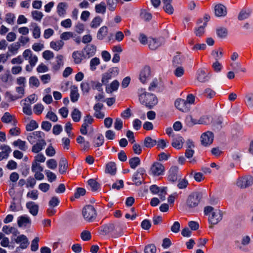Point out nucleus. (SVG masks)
<instances>
[{"label": "nucleus", "mask_w": 253, "mask_h": 253, "mask_svg": "<svg viewBox=\"0 0 253 253\" xmlns=\"http://www.w3.org/2000/svg\"><path fill=\"white\" fill-rule=\"evenodd\" d=\"M15 18L14 14L8 13L5 15V21L9 24H13Z\"/></svg>", "instance_id": "obj_59"}, {"label": "nucleus", "mask_w": 253, "mask_h": 253, "mask_svg": "<svg viewBox=\"0 0 253 253\" xmlns=\"http://www.w3.org/2000/svg\"><path fill=\"white\" fill-rule=\"evenodd\" d=\"M197 79L199 82L205 83L209 80V78L205 70L199 69L197 71Z\"/></svg>", "instance_id": "obj_23"}, {"label": "nucleus", "mask_w": 253, "mask_h": 253, "mask_svg": "<svg viewBox=\"0 0 253 253\" xmlns=\"http://www.w3.org/2000/svg\"><path fill=\"white\" fill-rule=\"evenodd\" d=\"M13 144L14 146L18 147L21 150L23 151H26L28 148L26 145V142L19 139L14 141Z\"/></svg>", "instance_id": "obj_34"}, {"label": "nucleus", "mask_w": 253, "mask_h": 253, "mask_svg": "<svg viewBox=\"0 0 253 253\" xmlns=\"http://www.w3.org/2000/svg\"><path fill=\"white\" fill-rule=\"evenodd\" d=\"M253 184V177L250 175L239 177L236 182V185L241 189L247 188Z\"/></svg>", "instance_id": "obj_5"}, {"label": "nucleus", "mask_w": 253, "mask_h": 253, "mask_svg": "<svg viewBox=\"0 0 253 253\" xmlns=\"http://www.w3.org/2000/svg\"><path fill=\"white\" fill-rule=\"evenodd\" d=\"M60 38L62 41H67L71 38H75V34L71 32H65L60 35Z\"/></svg>", "instance_id": "obj_50"}, {"label": "nucleus", "mask_w": 253, "mask_h": 253, "mask_svg": "<svg viewBox=\"0 0 253 253\" xmlns=\"http://www.w3.org/2000/svg\"><path fill=\"white\" fill-rule=\"evenodd\" d=\"M81 112L78 109L75 108L71 113L73 120L75 122H79L81 120Z\"/></svg>", "instance_id": "obj_40"}, {"label": "nucleus", "mask_w": 253, "mask_h": 253, "mask_svg": "<svg viewBox=\"0 0 253 253\" xmlns=\"http://www.w3.org/2000/svg\"><path fill=\"white\" fill-rule=\"evenodd\" d=\"M82 214L84 219L88 222L93 221L96 217L97 213L93 206L86 205L83 209Z\"/></svg>", "instance_id": "obj_3"}, {"label": "nucleus", "mask_w": 253, "mask_h": 253, "mask_svg": "<svg viewBox=\"0 0 253 253\" xmlns=\"http://www.w3.org/2000/svg\"><path fill=\"white\" fill-rule=\"evenodd\" d=\"M245 103L249 108H253V92H249L245 94Z\"/></svg>", "instance_id": "obj_31"}, {"label": "nucleus", "mask_w": 253, "mask_h": 253, "mask_svg": "<svg viewBox=\"0 0 253 253\" xmlns=\"http://www.w3.org/2000/svg\"><path fill=\"white\" fill-rule=\"evenodd\" d=\"M32 26L34 27L33 30L32 34L33 36L35 39H38L41 36V29L38 26L37 24L34 23L32 24Z\"/></svg>", "instance_id": "obj_41"}, {"label": "nucleus", "mask_w": 253, "mask_h": 253, "mask_svg": "<svg viewBox=\"0 0 253 253\" xmlns=\"http://www.w3.org/2000/svg\"><path fill=\"white\" fill-rule=\"evenodd\" d=\"M204 95L208 98H212L215 95V92L210 88H207L205 89L204 92Z\"/></svg>", "instance_id": "obj_57"}, {"label": "nucleus", "mask_w": 253, "mask_h": 253, "mask_svg": "<svg viewBox=\"0 0 253 253\" xmlns=\"http://www.w3.org/2000/svg\"><path fill=\"white\" fill-rule=\"evenodd\" d=\"M100 63V59L97 57H94L90 60V69L91 71H94L96 69V66Z\"/></svg>", "instance_id": "obj_45"}, {"label": "nucleus", "mask_w": 253, "mask_h": 253, "mask_svg": "<svg viewBox=\"0 0 253 253\" xmlns=\"http://www.w3.org/2000/svg\"><path fill=\"white\" fill-rule=\"evenodd\" d=\"M213 134L211 131L203 133L201 136L202 145L205 147L210 145L213 142Z\"/></svg>", "instance_id": "obj_10"}, {"label": "nucleus", "mask_w": 253, "mask_h": 253, "mask_svg": "<svg viewBox=\"0 0 253 253\" xmlns=\"http://www.w3.org/2000/svg\"><path fill=\"white\" fill-rule=\"evenodd\" d=\"M151 75V69L148 66L145 67L141 71L139 75V80L141 83L144 84L149 80Z\"/></svg>", "instance_id": "obj_14"}, {"label": "nucleus", "mask_w": 253, "mask_h": 253, "mask_svg": "<svg viewBox=\"0 0 253 253\" xmlns=\"http://www.w3.org/2000/svg\"><path fill=\"white\" fill-rule=\"evenodd\" d=\"M163 43L164 40L162 39H156L150 38L149 40L148 46L150 49L155 50L162 45Z\"/></svg>", "instance_id": "obj_17"}, {"label": "nucleus", "mask_w": 253, "mask_h": 253, "mask_svg": "<svg viewBox=\"0 0 253 253\" xmlns=\"http://www.w3.org/2000/svg\"><path fill=\"white\" fill-rule=\"evenodd\" d=\"M44 138L45 134L41 131H35L30 132L27 135V139L31 144L39 142L41 140H45Z\"/></svg>", "instance_id": "obj_6"}, {"label": "nucleus", "mask_w": 253, "mask_h": 253, "mask_svg": "<svg viewBox=\"0 0 253 253\" xmlns=\"http://www.w3.org/2000/svg\"><path fill=\"white\" fill-rule=\"evenodd\" d=\"M184 139L181 136H173L171 145L177 149H180L182 147Z\"/></svg>", "instance_id": "obj_19"}, {"label": "nucleus", "mask_w": 253, "mask_h": 253, "mask_svg": "<svg viewBox=\"0 0 253 253\" xmlns=\"http://www.w3.org/2000/svg\"><path fill=\"white\" fill-rule=\"evenodd\" d=\"M64 44V42L62 40H59L56 42L52 41L50 43V47L56 51L61 49Z\"/></svg>", "instance_id": "obj_28"}, {"label": "nucleus", "mask_w": 253, "mask_h": 253, "mask_svg": "<svg viewBox=\"0 0 253 253\" xmlns=\"http://www.w3.org/2000/svg\"><path fill=\"white\" fill-rule=\"evenodd\" d=\"M38 123L35 120H31L26 126V130L32 131L38 127Z\"/></svg>", "instance_id": "obj_43"}, {"label": "nucleus", "mask_w": 253, "mask_h": 253, "mask_svg": "<svg viewBox=\"0 0 253 253\" xmlns=\"http://www.w3.org/2000/svg\"><path fill=\"white\" fill-rule=\"evenodd\" d=\"M26 206L32 215L36 216L38 214L39 206L37 204L33 202H28L26 203Z\"/></svg>", "instance_id": "obj_20"}, {"label": "nucleus", "mask_w": 253, "mask_h": 253, "mask_svg": "<svg viewBox=\"0 0 253 253\" xmlns=\"http://www.w3.org/2000/svg\"><path fill=\"white\" fill-rule=\"evenodd\" d=\"M139 93L140 102L148 108L151 109L157 104L158 100L154 94L146 92L143 88L139 90Z\"/></svg>", "instance_id": "obj_2"}, {"label": "nucleus", "mask_w": 253, "mask_h": 253, "mask_svg": "<svg viewBox=\"0 0 253 253\" xmlns=\"http://www.w3.org/2000/svg\"><path fill=\"white\" fill-rule=\"evenodd\" d=\"M175 106L180 111L186 112L189 110V106L187 105L184 99H177L175 101Z\"/></svg>", "instance_id": "obj_15"}, {"label": "nucleus", "mask_w": 253, "mask_h": 253, "mask_svg": "<svg viewBox=\"0 0 253 253\" xmlns=\"http://www.w3.org/2000/svg\"><path fill=\"white\" fill-rule=\"evenodd\" d=\"M31 224V219L28 215L25 214L18 217L17 224L19 227H26Z\"/></svg>", "instance_id": "obj_16"}, {"label": "nucleus", "mask_w": 253, "mask_h": 253, "mask_svg": "<svg viewBox=\"0 0 253 253\" xmlns=\"http://www.w3.org/2000/svg\"><path fill=\"white\" fill-rule=\"evenodd\" d=\"M87 183L91 187V190L93 191H97L100 187L99 184L93 179H89L87 181Z\"/></svg>", "instance_id": "obj_46"}, {"label": "nucleus", "mask_w": 253, "mask_h": 253, "mask_svg": "<svg viewBox=\"0 0 253 253\" xmlns=\"http://www.w3.org/2000/svg\"><path fill=\"white\" fill-rule=\"evenodd\" d=\"M202 198V194L199 192L192 193L188 197L186 204L189 208H193L198 205Z\"/></svg>", "instance_id": "obj_4"}, {"label": "nucleus", "mask_w": 253, "mask_h": 253, "mask_svg": "<svg viewBox=\"0 0 253 253\" xmlns=\"http://www.w3.org/2000/svg\"><path fill=\"white\" fill-rule=\"evenodd\" d=\"M157 141L153 139L151 137H146L144 140V145L147 148H151L156 145Z\"/></svg>", "instance_id": "obj_35"}, {"label": "nucleus", "mask_w": 253, "mask_h": 253, "mask_svg": "<svg viewBox=\"0 0 253 253\" xmlns=\"http://www.w3.org/2000/svg\"><path fill=\"white\" fill-rule=\"evenodd\" d=\"M31 169L33 172H35L36 171H42L43 169L38 163L34 161L32 164Z\"/></svg>", "instance_id": "obj_53"}, {"label": "nucleus", "mask_w": 253, "mask_h": 253, "mask_svg": "<svg viewBox=\"0 0 253 253\" xmlns=\"http://www.w3.org/2000/svg\"><path fill=\"white\" fill-rule=\"evenodd\" d=\"M22 55L25 60L28 61L31 66H35L38 61V57L36 55L33 54L31 49H27L25 50Z\"/></svg>", "instance_id": "obj_7"}, {"label": "nucleus", "mask_w": 253, "mask_h": 253, "mask_svg": "<svg viewBox=\"0 0 253 253\" xmlns=\"http://www.w3.org/2000/svg\"><path fill=\"white\" fill-rule=\"evenodd\" d=\"M23 112L24 114L30 116L32 114V111L30 104L24 103L23 107Z\"/></svg>", "instance_id": "obj_64"}, {"label": "nucleus", "mask_w": 253, "mask_h": 253, "mask_svg": "<svg viewBox=\"0 0 253 253\" xmlns=\"http://www.w3.org/2000/svg\"><path fill=\"white\" fill-rule=\"evenodd\" d=\"M126 228V226L123 222H118L114 224V228L112 230V236L115 237L121 236L123 235V230Z\"/></svg>", "instance_id": "obj_13"}, {"label": "nucleus", "mask_w": 253, "mask_h": 253, "mask_svg": "<svg viewBox=\"0 0 253 253\" xmlns=\"http://www.w3.org/2000/svg\"><path fill=\"white\" fill-rule=\"evenodd\" d=\"M164 170V166L158 162L154 163L150 168V172L155 176L163 174Z\"/></svg>", "instance_id": "obj_11"}, {"label": "nucleus", "mask_w": 253, "mask_h": 253, "mask_svg": "<svg viewBox=\"0 0 253 253\" xmlns=\"http://www.w3.org/2000/svg\"><path fill=\"white\" fill-rule=\"evenodd\" d=\"M114 228V223H108L101 227L100 229V233L103 235H106L109 233L112 234V230Z\"/></svg>", "instance_id": "obj_25"}, {"label": "nucleus", "mask_w": 253, "mask_h": 253, "mask_svg": "<svg viewBox=\"0 0 253 253\" xmlns=\"http://www.w3.org/2000/svg\"><path fill=\"white\" fill-rule=\"evenodd\" d=\"M119 83L118 81H114L110 84V88H106V91L107 92H112L113 91L117 90L119 86Z\"/></svg>", "instance_id": "obj_52"}, {"label": "nucleus", "mask_w": 253, "mask_h": 253, "mask_svg": "<svg viewBox=\"0 0 253 253\" xmlns=\"http://www.w3.org/2000/svg\"><path fill=\"white\" fill-rule=\"evenodd\" d=\"M44 109L43 106L41 104H37L34 106V112L37 115L42 114Z\"/></svg>", "instance_id": "obj_60"}, {"label": "nucleus", "mask_w": 253, "mask_h": 253, "mask_svg": "<svg viewBox=\"0 0 253 253\" xmlns=\"http://www.w3.org/2000/svg\"><path fill=\"white\" fill-rule=\"evenodd\" d=\"M105 172L111 175H114L116 172V164L114 162H110L106 166Z\"/></svg>", "instance_id": "obj_29"}, {"label": "nucleus", "mask_w": 253, "mask_h": 253, "mask_svg": "<svg viewBox=\"0 0 253 253\" xmlns=\"http://www.w3.org/2000/svg\"><path fill=\"white\" fill-rule=\"evenodd\" d=\"M29 83L31 87H38L40 84L39 79L35 76H32L29 78Z\"/></svg>", "instance_id": "obj_44"}, {"label": "nucleus", "mask_w": 253, "mask_h": 253, "mask_svg": "<svg viewBox=\"0 0 253 253\" xmlns=\"http://www.w3.org/2000/svg\"><path fill=\"white\" fill-rule=\"evenodd\" d=\"M108 9L111 11H114L117 6V0H106Z\"/></svg>", "instance_id": "obj_56"}, {"label": "nucleus", "mask_w": 253, "mask_h": 253, "mask_svg": "<svg viewBox=\"0 0 253 253\" xmlns=\"http://www.w3.org/2000/svg\"><path fill=\"white\" fill-rule=\"evenodd\" d=\"M96 47L93 44H88L82 50L83 56L84 58L93 56L96 52Z\"/></svg>", "instance_id": "obj_12"}, {"label": "nucleus", "mask_w": 253, "mask_h": 253, "mask_svg": "<svg viewBox=\"0 0 253 253\" xmlns=\"http://www.w3.org/2000/svg\"><path fill=\"white\" fill-rule=\"evenodd\" d=\"M63 56L62 55H58L56 57L57 64L53 66V68L55 70H58L61 66L63 65Z\"/></svg>", "instance_id": "obj_54"}, {"label": "nucleus", "mask_w": 253, "mask_h": 253, "mask_svg": "<svg viewBox=\"0 0 253 253\" xmlns=\"http://www.w3.org/2000/svg\"><path fill=\"white\" fill-rule=\"evenodd\" d=\"M55 150L51 145V144L48 145V146L45 150L46 155L49 157H52L55 154Z\"/></svg>", "instance_id": "obj_62"}, {"label": "nucleus", "mask_w": 253, "mask_h": 253, "mask_svg": "<svg viewBox=\"0 0 253 253\" xmlns=\"http://www.w3.org/2000/svg\"><path fill=\"white\" fill-rule=\"evenodd\" d=\"M102 21V19L100 16L95 17L91 22L90 26L92 28H97Z\"/></svg>", "instance_id": "obj_48"}, {"label": "nucleus", "mask_w": 253, "mask_h": 253, "mask_svg": "<svg viewBox=\"0 0 253 253\" xmlns=\"http://www.w3.org/2000/svg\"><path fill=\"white\" fill-rule=\"evenodd\" d=\"M129 164L132 169H135L140 164V160L137 157H135L129 160Z\"/></svg>", "instance_id": "obj_37"}, {"label": "nucleus", "mask_w": 253, "mask_h": 253, "mask_svg": "<svg viewBox=\"0 0 253 253\" xmlns=\"http://www.w3.org/2000/svg\"><path fill=\"white\" fill-rule=\"evenodd\" d=\"M20 43L17 42L16 43L11 44L8 47V50L11 53H12L13 54H15L17 53L18 49L20 47Z\"/></svg>", "instance_id": "obj_51"}, {"label": "nucleus", "mask_w": 253, "mask_h": 253, "mask_svg": "<svg viewBox=\"0 0 253 253\" xmlns=\"http://www.w3.org/2000/svg\"><path fill=\"white\" fill-rule=\"evenodd\" d=\"M178 168L176 166L172 167L169 170L168 179L171 182H175L177 180V172Z\"/></svg>", "instance_id": "obj_21"}, {"label": "nucleus", "mask_w": 253, "mask_h": 253, "mask_svg": "<svg viewBox=\"0 0 253 253\" xmlns=\"http://www.w3.org/2000/svg\"><path fill=\"white\" fill-rule=\"evenodd\" d=\"M96 137L93 139L94 147H99L103 145L104 141V136L102 134L98 133L96 135Z\"/></svg>", "instance_id": "obj_30"}, {"label": "nucleus", "mask_w": 253, "mask_h": 253, "mask_svg": "<svg viewBox=\"0 0 253 253\" xmlns=\"http://www.w3.org/2000/svg\"><path fill=\"white\" fill-rule=\"evenodd\" d=\"M95 9L96 13L104 14L106 12V6L104 2L97 4L95 6Z\"/></svg>", "instance_id": "obj_39"}, {"label": "nucleus", "mask_w": 253, "mask_h": 253, "mask_svg": "<svg viewBox=\"0 0 253 253\" xmlns=\"http://www.w3.org/2000/svg\"><path fill=\"white\" fill-rule=\"evenodd\" d=\"M31 14L33 18L38 21H40L43 17L42 13L37 10L33 11Z\"/></svg>", "instance_id": "obj_55"}, {"label": "nucleus", "mask_w": 253, "mask_h": 253, "mask_svg": "<svg viewBox=\"0 0 253 253\" xmlns=\"http://www.w3.org/2000/svg\"><path fill=\"white\" fill-rule=\"evenodd\" d=\"M214 12L215 15L218 17L224 16L227 14L226 7L221 4H217L215 6Z\"/></svg>", "instance_id": "obj_22"}, {"label": "nucleus", "mask_w": 253, "mask_h": 253, "mask_svg": "<svg viewBox=\"0 0 253 253\" xmlns=\"http://www.w3.org/2000/svg\"><path fill=\"white\" fill-rule=\"evenodd\" d=\"M15 243L20 244V246L16 248V252L18 253L20 249H25L27 248L29 244V242L26 236L24 235H20L14 239Z\"/></svg>", "instance_id": "obj_9"}, {"label": "nucleus", "mask_w": 253, "mask_h": 253, "mask_svg": "<svg viewBox=\"0 0 253 253\" xmlns=\"http://www.w3.org/2000/svg\"><path fill=\"white\" fill-rule=\"evenodd\" d=\"M107 33L108 28L106 26H102L97 32V38L99 40H102L107 36Z\"/></svg>", "instance_id": "obj_32"}, {"label": "nucleus", "mask_w": 253, "mask_h": 253, "mask_svg": "<svg viewBox=\"0 0 253 253\" xmlns=\"http://www.w3.org/2000/svg\"><path fill=\"white\" fill-rule=\"evenodd\" d=\"M145 173V170L143 168H139L137 169L132 177L134 184L136 186H139L142 183L144 180L143 175Z\"/></svg>", "instance_id": "obj_8"}, {"label": "nucleus", "mask_w": 253, "mask_h": 253, "mask_svg": "<svg viewBox=\"0 0 253 253\" xmlns=\"http://www.w3.org/2000/svg\"><path fill=\"white\" fill-rule=\"evenodd\" d=\"M162 1L165 11L169 14H172L174 11V8L171 4L172 0H162Z\"/></svg>", "instance_id": "obj_24"}, {"label": "nucleus", "mask_w": 253, "mask_h": 253, "mask_svg": "<svg viewBox=\"0 0 253 253\" xmlns=\"http://www.w3.org/2000/svg\"><path fill=\"white\" fill-rule=\"evenodd\" d=\"M1 121L4 123H9L12 121H13L14 125L15 123V120H14L13 116L11 115L8 112H6L4 113V115L1 118Z\"/></svg>", "instance_id": "obj_42"}, {"label": "nucleus", "mask_w": 253, "mask_h": 253, "mask_svg": "<svg viewBox=\"0 0 253 253\" xmlns=\"http://www.w3.org/2000/svg\"><path fill=\"white\" fill-rule=\"evenodd\" d=\"M205 215H208L209 222L211 224L215 225L222 219V212L218 209H214L211 206L204 208Z\"/></svg>", "instance_id": "obj_1"}, {"label": "nucleus", "mask_w": 253, "mask_h": 253, "mask_svg": "<svg viewBox=\"0 0 253 253\" xmlns=\"http://www.w3.org/2000/svg\"><path fill=\"white\" fill-rule=\"evenodd\" d=\"M72 57L75 64H78L82 62L83 60V53L79 51H75L72 53Z\"/></svg>", "instance_id": "obj_33"}, {"label": "nucleus", "mask_w": 253, "mask_h": 253, "mask_svg": "<svg viewBox=\"0 0 253 253\" xmlns=\"http://www.w3.org/2000/svg\"><path fill=\"white\" fill-rule=\"evenodd\" d=\"M156 247L154 244H150L145 247V253H156Z\"/></svg>", "instance_id": "obj_61"}, {"label": "nucleus", "mask_w": 253, "mask_h": 253, "mask_svg": "<svg viewBox=\"0 0 253 253\" xmlns=\"http://www.w3.org/2000/svg\"><path fill=\"white\" fill-rule=\"evenodd\" d=\"M79 97V94L78 92L77 87H74V88L72 89L70 93V98L71 101L73 102H76L78 100Z\"/></svg>", "instance_id": "obj_47"}, {"label": "nucleus", "mask_w": 253, "mask_h": 253, "mask_svg": "<svg viewBox=\"0 0 253 253\" xmlns=\"http://www.w3.org/2000/svg\"><path fill=\"white\" fill-rule=\"evenodd\" d=\"M67 6V3L65 2H60L58 3L57 7V12L60 16H63L65 14Z\"/></svg>", "instance_id": "obj_36"}, {"label": "nucleus", "mask_w": 253, "mask_h": 253, "mask_svg": "<svg viewBox=\"0 0 253 253\" xmlns=\"http://www.w3.org/2000/svg\"><path fill=\"white\" fill-rule=\"evenodd\" d=\"M227 30L225 28L220 27L216 29V34L220 38H225L227 36Z\"/></svg>", "instance_id": "obj_49"}, {"label": "nucleus", "mask_w": 253, "mask_h": 253, "mask_svg": "<svg viewBox=\"0 0 253 253\" xmlns=\"http://www.w3.org/2000/svg\"><path fill=\"white\" fill-rule=\"evenodd\" d=\"M252 11L250 9L242 10L238 15V19L243 20L248 18L251 14Z\"/></svg>", "instance_id": "obj_38"}, {"label": "nucleus", "mask_w": 253, "mask_h": 253, "mask_svg": "<svg viewBox=\"0 0 253 253\" xmlns=\"http://www.w3.org/2000/svg\"><path fill=\"white\" fill-rule=\"evenodd\" d=\"M33 145L31 151L33 153L37 154L43 149L46 145V143L45 140H41L39 142H36Z\"/></svg>", "instance_id": "obj_18"}, {"label": "nucleus", "mask_w": 253, "mask_h": 253, "mask_svg": "<svg viewBox=\"0 0 253 253\" xmlns=\"http://www.w3.org/2000/svg\"><path fill=\"white\" fill-rule=\"evenodd\" d=\"M43 58L46 60H49L54 57V53L50 50H45L42 53Z\"/></svg>", "instance_id": "obj_63"}, {"label": "nucleus", "mask_w": 253, "mask_h": 253, "mask_svg": "<svg viewBox=\"0 0 253 253\" xmlns=\"http://www.w3.org/2000/svg\"><path fill=\"white\" fill-rule=\"evenodd\" d=\"M59 170L61 174L65 173L68 169V162L66 159L62 158L59 162Z\"/></svg>", "instance_id": "obj_27"}, {"label": "nucleus", "mask_w": 253, "mask_h": 253, "mask_svg": "<svg viewBox=\"0 0 253 253\" xmlns=\"http://www.w3.org/2000/svg\"><path fill=\"white\" fill-rule=\"evenodd\" d=\"M207 26L206 22H204L203 25L200 26L195 29V34L197 36H201L204 33V29Z\"/></svg>", "instance_id": "obj_58"}, {"label": "nucleus", "mask_w": 253, "mask_h": 253, "mask_svg": "<svg viewBox=\"0 0 253 253\" xmlns=\"http://www.w3.org/2000/svg\"><path fill=\"white\" fill-rule=\"evenodd\" d=\"M251 239L249 236H245L242 238L241 245L238 246V248L242 251H247L245 247L251 242Z\"/></svg>", "instance_id": "obj_26"}]
</instances>
